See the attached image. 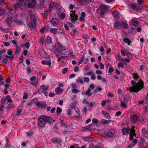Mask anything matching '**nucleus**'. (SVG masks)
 Masks as SVG:
<instances>
[{
  "mask_svg": "<svg viewBox=\"0 0 148 148\" xmlns=\"http://www.w3.org/2000/svg\"><path fill=\"white\" fill-rule=\"evenodd\" d=\"M131 83L133 86L127 89V90H129L131 92H136L139 91L143 88V82L141 79L136 83L134 80H132Z\"/></svg>",
  "mask_w": 148,
  "mask_h": 148,
  "instance_id": "1",
  "label": "nucleus"
},
{
  "mask_svg": "<svg viewBox=\"0 0 148 148\" xmlns=\"http://www.w3.org/2000/svg\"><path fill=\"white\" fill-rule=\"evenodd\" d=\"M17 19V16L16 15H15L14 16L9 17L8 19L6 20L5 23L8 26H10L12 24L13 22L16 21Z\"/></svg>",
  "mask_w": 148,
  "mask_h": 148,
  "instance_id": "2",
  "label": "nucleus"
},
{
  "mask_svg": "<svg viewBox=\"0 0 148 148\" xmlns=\"http://www.w3.org/2000/svg\"><path fill=\"white\" fill-rule=\"evenodd\" d=\"M37 123L38 126L41 127H45L46 124L45 120L43 118V116H41L38 119Z\"/></svg>",
  "mask_w": 148,
  "mask_h": 148,
  "instance_id": "3",
  "label": "nucleus"
},
{
  "mask_svg": "<svg viewBox=\"0 0 148 148\" xmlns=\"http://www.w3.org/2000/svg\"><path fill=\"white\" fill-rule=\"evenodd\" d=\"M75 11L72 10L71 12H72V13H71L70 14L71 22L73 23L78 20V16L75 14Z\"/></svg>",
  "mask_w": 148,
  "mask_h": 148,
  "instance_id": "4",
  "label": "nucleus"
},
{
  "mask_svg": "<svg viewBox=\"0 0 148 148\" xmlns=\"http://www.w3.org/2000/svg\"><path fill=\"white\" fill-rule=\"evenodd\" d=\"M130 119L132 123H135L138 121V116L136 114H132L130 116Z\"/></svg>",
  "mask_w": 148,
  "mask_h": 148,
  "instance_id": "5",
  "label": "nucleus"
},
{
  "mask_svg": "<svg viewBox=\"0 0 148 148\" xmlns=\"http://www.w3.org/2000/svg\"><path fill=\"white\" fill-rule=\"evenodd\" d=\"M29 26L31 30H35L37 26V22H30L29 23Z\"/></svg>",
  "mask_w": 148,
  "mask_h": 148,
  "instance_id": "6",
  "label": "nucleus"
},
{
  "mask_svg": "<svg viewBox=\"0 0 148 148\" xmlns=\"http://www.w3.org/2000/svg\"><path fill=\"white\" fill-rule=\"evenodd\" d=\"M13 6L14 7L13 9H12L9 10V13L12 15H13L15 13L16 9L20 7L18 6L17 4H14L13 5Z\"/></svg>",
  "mask_w": 148,
  "mask_h": 148,
  "instance_id": "7",
  "label": "nucleus"
},
{
  "mask_svg": "<svg viewBox=\"0 0 148 148\" xmlns=\"http://www.w3.org/2000/svg\"><path fill=\"white\" fill-rule=\"evenodd\" d=\"M43 118H44L46 123L47 122L51 123H52L53 121H54L53 119L49 116H43Z\"/></svg>",
  "mask_w": 148,
  "mask_h": 148,
  "instance_id": "8",
  "label": "nucleus"
},
{
  "mask_svg": "<svg viewBox=\"0 0 148 148\" xmlns=\"http://www.w3.org/2000/svg\"><path fill=\"white\" fill-rule=\"evenodd\" d=\"M121 24L119 21H116L114 23V29H118L121 28Z\"/></svg>",
  "mask_w": 148,
  "mask_h": 148,
  "instance_id": "9",
  "label": "nucleus"
},
{
  "mask_svg": "<svg viewBox=\"0 0 148 148\" xmlns=\"http://www.w3.org/2000/svg\"><path fill=\"white\" fill-rule=\"evenodd\" d=\"M115 133L114 131L111 130H110L109 131H108L106 134V136L109 137L111 138L112 136L113 135L115 134Z\"/></svg>",
  "mask_w": 148,
  "mask_h": 148,
  "instance_id": "10",
  "label": "nucleus"
},
{
  "mask_svg": "<svg viewBox=\"0 0 148 148\" xmlns=\"http://www.w3.org/2000/svg\"><path fill=\"white\" fill-rule=\"evenodd\" d=\"M130 129H128L127 128L123 127L122 129V132L123 135H126L129 133Z\"/></svg>",
  "mask_w": 148,
  "mask_h": 148,
  "instance_id": "11",
  "label": "nucleus"
},
{
  "mask_svg": "<svg viewBox=\"0 0 148 148\" xmlns=\"http://www.w3.org/2000/svg\"><path fill=\"white\" fill-rule=\"evenodd\" d=\"M52 143L55 144H58L61 142L60 138L58 137V138H54L52 139Z\"/></svg>",
  "mask_w": 148,
  "mask_h": 148,
  "instance_id": "12",
  "label": "nucleus"
},
{
  "mask_svg": "<svg viewBox=\"0 0 148 148\" xmlns=\"http://www.w3.org/2000/svg\"><path fill=\"white\" fill-rule=\"evenodd\" d=\"M36 105L38 107L42 108L45 106L46 104L45 103H43L42 102L39 101L36 102Z\"/></svg>",
  "mask_w": 148,
  "mask_h": 148,
  "instance_id": "13",
  "label": "nucleus"
},
{
  "mask_svg": "<svg viewBox=\"0 0 148 148\" xmlns=\"http://www.w3.org/2000/svg\"><path fill=\"white\" fill-rule=\"evenodd\" d=\"M99 7L101 9L104 10H107L109 9V6L108 5L104 4H101V5H99Z\"/></svg>",
  "mask_w": 148,
  "mask_h": 148,
  "instance_id": "14",
  "label": "nucleus"
},
{
  "mask_svg": "<svg viewBox=\"0 0 148 148\" xmlns=\"http://www.w3.org/2000/svg\"><path fill=\"white\" fill-rule=\"evenodd\" d=\"M105 12V10H102L99 8L97 9L96 10V12L98 14H100L101 16H103Z\"/></svg>",
  "mask_w": 148,
  "mask_h": 148,
  "instance_id": "15",
  "label": "nucleus"
},
{
  "mask_svg": "<svg viewBox=\"0 0 148 148\" xmlns=\"http://www.w3.org/2000/svg\"><path fill=\"white\" fill-rule=\"evenodd\" d=\"M41 63L44 65H47L49 67L51 66V60H43L42 61Z\"/></svg>",
  "mask_w": 148,
  "mask_h": 148,
  "instance_id": "16",
  "label": "nucleus"
},
{
  "mask_svg": "<svg viewBox=\"0 0 148 148\" xmlns=\"http://www.w3.org/2000/svg\"><path fill=\"white\" fill-rule=\"evenodd\" d=\"M50 23L53 25H56L58 23V21L56 18H53Z\"/></svg>",
  "mask_w": 148,
  "mask_h": 148,
  "instance_id": "17",
  "label": "nucleus"
},
{
  "mask_svg": "<svg viewBox=\"0 0 148 148\" xmlns=\"http://www.w3.org/2000/svg\"><path fill=\"white\" fill-rule=\"evenodd\" d=\"M130 7H131L133 9L136 10H137L139 9V7L138 5L136 4H132L130 5Z\"/></svg>",
  "mask_w": 148,
  "mask_h": 148,
  "instance_id": "18",
  "label": "nucleus"
},
{
  "mask_svg": "<svg viewBox=\"0 0 148 148\" xmlns=\"http://www.w3.org/2000/svg\"><path fill=\"white\" fill-rule=\"evenodd\" d=\"M54 5V3L53 1H51L50 3L49 7V14L51 12V9L53 8Z\"/></svg>",
  "mask_w": 148,
  "mask_h": 148,
  "instance_id": "19",
  "label": "nucleus"
},
{
  "mask_svg": "<svg viewBox=\"0 0 148 148\" xmlns=\"http://www.w3.org/2000/svg\"><path fill=\"white\" fill-rule=\"evenodd\" d=\"M113 14L114 17L117 18H119L120 17V14L117 11H114V12L113 13Z\"/></svg>",
  "mask_w": 148,
  "mask_h": 148,
  "instance_id": "20",
  "label": "nucleus"
},
{
  "mask_svg": "<svg viewBox=\"0 0 148 148\" xmlns=\"http://www.w3.org/2000/svg\"><path fill=\"white\" fill-rule=\"evenodd\" d=\"M123 40L125 42L127 43L128 45H130V43L131 42V41L128 38L124 37L123 38Z\"/></svg>",
  "mask_w": 148,
  "mask_h": 148,
  "instance_id": "21",
  "label": "nucleus"
},
{
  "mask_svg": "<svg viewBox=\"0 0 148 148\" xmlns=\"http://www.w3.org/2000/svg\"><path fill=\"white\" fill-rule=\"evenodd\" d=\"M122 25L124 29H127L129 27L128 25L125 22H122Z\"/></svg>",
  "mask_w": 148,
  "mask_h": 148,
  "instance_id": "22",
  "label": "nucleus"
},
{
  "mask_svg": "<svg viewBox=\"0 0 148 148\" xmlns=\"http://www.w3.org/2000/svg\"><path fill=\"white\" fill-rule=\"evenodd\" d=\"M142 131L143 133V135L145 137H147L148 136V134L146 132V129L145 128H143L142 130Z\"/></svg>",
  "mask_w": 148,
  "mask_h": 148,
  "instance_id": "23",
  "label": "nucleus"
},
{
  "mask_svg": "<svg viewBox=\"0 0 148 148\" xmlns=\"http://www.w3.org/2000/svg\"><path fill=\"white\" fill-rule=\"evenodd\" d=\"M57 46L62 51H64L65 50V47L58 42L57 43Z\"/></svg>",
  "mask_w": 148,
  "mask_h": 148,
  "instance_id": "24",
  "label": "nucleus"
},
{
  "mask_svg": "<svg viewBox=\"0 0 148 148\" xmlns=\"http://www.w3.org/2000/svg\"><path fill=\"white\" fill-rule=\"evenodd\" d=\"M40 88L42 90V91H44L48 90L49 86H45L44 85H42L40 86Z\"/></svg>",
  "mask_w": 148,
  "mask_h": 148,
  "instance_id": "25",
  "label": "nucleus"
},
{
  "mask_svg": "<svg viewBox=\"0 0 148 148\" xmlns=\"http://www.w3.org/2000/svg\"><path fill=\"white\" fill-rule=\"evenodd\" d=\"M55 90L57 93H58L59 94L62 93L63 91V90L59 87H57L56 89Z\"/></svg>",
  "mask_w": 148,
  "mask_h": 148,
  "instance_id": "26",
  "label": "nucleus"
},
{
  "mask_svg": "<svg viewBox=\"0 0 148 148\" xmlns=\"http://www.w3.org/2000/svg\"><path fill=\"white\" fill-rule=\"evenodd\" d=\"M46 42L47 44H49L52 42L51 38V37L48 36L47 37Z\"/></svg>",
  "mask_w": 148,
  "mask_h": 148,
  "instance_id": "27",
  "label": "nucleus"
},
{
  "mask_svg": "<svg viewBox=\"0 0 148 148\" xmlns=\"http://www.w3.org/2000/svg\"><path fill=\"white\" fill-rule=\"evenodd\" d=\"M133 77L135 80H136L139 78L138 74L136 73H134L133 74Z\"/></svg>",
  "mask_w": 148,
  "mask_h": 148,
  "instance_id": "28",
  "label": "nucleus"
},
{
  "mask_svg": "<svg viewBox=\"0 0 148 148\" xmlns=\"http://www.w3.org/2000/svg\"><path fill=\"white\" fill-rule=\"evenodd\" d=\"M50 32L54 34H56L57 33V29L56 28H51Z\"/></svg>",
  "mask_w": 148,
  "mask_h": 148,
  "instance_id": "29",
  "label": "nucleus"
},
{
  "mask_svg": "<svg viewBox=\"0 0 148 148\" xmlns=\"http://www.w3.org/2000/svg\"><path fill=\"white\" fill-rule=\"evenodd\" d=\"M30 17L31 20L32 21L31 22L36 21L35 16L34 15L31 14L30 15Z\"/></svg>",
  "mask_w": 148,
  "mask_h": 148,
  "instance_id": "30",
  "label": "nucleus"
},
{
  "mask_svg": "<svg viewBox=\"0 0 148 148\" xmlns=\"http://www.w3.org/2000/svg\"><path fill=\"white\" fill-rule=\"evenodd\" d=\"M92 138V137L90 136L84 137H82V139L84 140L88 141L90 140Z\"/></svg>",
  "mask_w": 148,
  "mask_h": 148,
  "instance_id": "31",
  "label": "nucleus"
},
{
  "mask_svg": "<svg viewBox=\"0 0 148 148\" xmlns=\"http://www.w3.org/2000/svg\"><path fill=\"white\" fill-rule=\"evenodd\" d=\"M77 29L75 28L70 32V33L71 35H73V36H75V34L77 32Z\"/></svg>",
  "mask_w": 148,
  "mask_h": 148,
  "instance_id": "32",
  "label": "nucleus"
},
{
  "mask_svg": "<svg viewBox=\"0 0 148 148\" xmlns=\"http://www.w3.org/2000/svg\"><path fill=\"white\" fill-rule=\"evenodd\" d=\"M102 90V89L101 88L99 87L98 88L96 89L93 92V94H96L97 92L99 91H101Z\"/></svg>",
  "mask_w": 148,
  "mask_h": 148,
  "instance_id": "33",
  "label": "nucleus"
},
{
  "mask_svg": "<svg viewBox=\"0 0 148 148\" xmlns=\"http://www.w3.org/2000/svg\"><path fill=\"white\" fill-rule=\"evenodd\" d=\"M61 121V127H63L64 126H66V124L64 123V119L63 118H61L60 119Z\"/></svg>",
  "mask_w": 148,
  "mask_h": 148,
  "instance_id": "34",
  "label": "nucleus"
},
{
  "mask_svg": "<svg viewBox=\"0 0 148 148\" xmlns=\"http://www.w3.org/2000/svg\"><path fill=\"white\" fill-rule=\"evenodd\" d=\"M111 122V120H106L104 119H102L101 121L103 124H105L106 123H109Z\"/></svg>",
  "mask_w": 148,
  "mask_h": 148,
  "instance_id": "35",
  "label": "nucleus"
},
{
  "mask_svg": "<svg viewBox=\"0 0 148 148\" xmlns=\"http://www.w3.org/2000/svg\"><path fill=\"white\" fill-rule=\"evenodd\" d=\"M62 111V109L59 107H57V110L56 111V113L57 114H60V112Z\"/></svg>",
  "mask_w": 148,
  "mask_h": 148,
  "instance_id": "36",
  "label": "nucleus"
},
{
  "mask_svg": "<svg viewBox=\"0 0 148 148\" xmlns=\"http://www.w3.org/2000/svg\"><path fill=\"white\" fill-rule=\"evenodd\" d=\"M138 21L136 20H133L132 23V24L134 26L138 25Z\"/></svg>",
  "mask_w": 148,
  "mask_h": 148,
  "instance_id": "37",
  "label": "nucleus"
},
{
  "mask_svg": "<svg viewBox=\"0 0 148 148\" xmlns=\"http://www.w3.org/2000/svg\"><path fill=\"white\" fill-rule=\"evenodd\" d=\"M121 106L123 108H126L127 107L126 103L123 102H122L121 103Z\"/></svg>",
  "mask_w": 148,
  "mask_h": 148,
  "instance_id": "38",
  "label": "nucleus"
},
{
  "mask_svg": "<svg viewBox=\"0 0 148 148\" xmlns=\"http://www.w3.org/2000/svg\"><path fill=\"white\" fill-rule=\"evenodd\" d=\"M11 145L10 143H6L5 145V148H11Z\"/></svg>",
  "mask_w": 148,
  "mask_h": 148,
  "instance_id": "39",
  "label": "nucleus"
},
{
  "mask_svg": "<svg viewBox=\"0 0 148 148\" xmlns=\"http://www.w3.org/2000/svg\"><path fill=\"white\" fill-rule=\"evenodd\" d=\"M0 28L2 31L5 32H7L9 31V29L8 28H3L2 27H1Z\"/></svg>",
  "mask_w": 148,
  "mask_h": 148,
  "instance_id": "40",
  "label": "nucleus"
},
{
  "mask_svg": "<svg viewBox=\"0 0 148 148\" xmlns=\"http://www.w3.org/2000/svg\"><path fill=\"white\" fill-rule=\"evenodd\" d=\"M33 132L31 131H29L26 134L27 135V136H31L33 134Z\"/></svg>",
  "mask_w": 148,
  "mask_h": 148,
  "instance_id": "41",
  "label": "nucleus"
},
{
  "mask_svg": "<svg viewBox=\"0 0 148 148\" xmlns=\"http://www.w3.org/2000/svg\"><path fill=\"white\" fill-rule=\"evenodd\" d=\"M22 109L21 108H19V109H18L16 111L17 114L16 115L17 116L19 115L20 113L22 112Z\"/></svg>",
  "mask_w": 148,
  "mask_h": 148,
  "instance_id": "42",
  "label": "nucleus"
},
{
  "mask_svg": "<svg viewBox=\"0 0 148 148\" xmlns=\"http://www.w3.org/2000/svg\"><path fill=\"white\" fill-rule=\"evenodd\" d=\"M13 107V106L12 104H9L6 107V108L7 109H9L12 108Z\"/></svg>",
  "mask_w": 148,
  "mask_h": 148,
  "instance_id": "43",
  "label": "nucleus"
},
{
  "mask_svg": "<svg viewBox=\"0 0 148 148\" xmlns=\"http://www.w3.org/2000/svg\"><path fill=\"white\" fill-rule=\"evenodd\" d=\"M105 117L107 119H110L111 118V117L110 116L109 114L107 112L104 115Z\"/></svg>",
  "mask_w": 148,
  "mask_h": 148,
  "instance_id": "44",
  "label": "nucleus"
},
{
  "mask_svg": "<svg viewBox=\"0 0 148 148\" xmlns=\"http://www.w3.org/2000/svg\"><path fill=\"white\" fill-rule=\"evenodd\" d=\"M91 90L90 88H88L86 92V94L87 95H88L89 96H90L91 95V93L89 95L90 92L91 91Z\"/></svg>",
  "mask_w": 148,
  "mask_h": 148,
  "instance_id": "45",
  "label": "nucleus"
},
{
  "mask_svg": "<svg viewBox=\"0 0 148 148\" xmlns=\"http://www.w3.org/2000/svg\"><path fill=\"white\" fill-rule=\"evenodd\" d=\"M68 70V69L67 68H64L63 69V70L62 71V73L63 74H64L66 73L67 72Z\"/></svg>",
  "mask_w": 148,
  "mask_h": 148,
  "instance_id": "46",
  "label": "nucleus"
},
{
  "mask_svg": "<svg viewBox=\"0 0 148 148\" xmlns=\"http://www.w3.org/2000/svg\"><path fill=\"white\" fill-rule=\"evenodd\" d=\"M138 121L140 122H143L144 120L143 118L141 116H138Z\"/></svg>",
  "mask_w": 148,
  "mask_h": 148,
  "instance_id": "47",
  "label": "nucleus"
},
{
  "mask_svg": "<svg viewBox=\"0 0 148 148\" xmlns=\"http://www.w3.org/2000/svg\"><path fill=\"white\" fill-rule=\"evenodd\" d=\"M79 90L75 89H73L72 90V92L75 94L79 92Z\"/></svg>",
  "mask_w": 148,
  "mask_h": 148,
  "instance_id": "48",
  "label": "nucleus"
},
{
  "mask_svg": "<svg viewBox=\"0 0 148 148\" xmlns=\"http://www.w3.org/2000/svg\"><path fill=\"white\" fill-rule=\"evenodd\" d=\"M47 12L48 9H45L44 12V16L46 18H47Z\"/></svg>",
  "mask_w": 148,
  "mask_h": 148,
  "instance_id": "49",
  "label": "nucleus"
},
{
  "mask_svg": "<svg viewBox=\"0 0 148 148\" xmlns=\"http://www.w3.org/2000/svg\"><path fill=\"white\" fill-rule=\"evenodd\" d=\"M32 71L29 67H28L27 68V73L28 74H29L31 73Z\"/></svg>",
  "mask_w": 148,
  "mask_h": 148,
  "instance_id": "50",
  "label": "nucleus"
},
{
  "mask_svg": "<svg viewBox=\"0 0 148 148\" xmlns=\"http://www.w3.org/2000/svg\"><path fill=\"white\" fill-rule=\"evenodd\" d=\"M6 98L8 99V102H11L12 101V100L10 99V97L8 95L6 96Z\"/></svg>",
  "mask_w": 148,
  "mask_h": 148,
  "instance_id": "51",
  "label": "nucleus"
},
{
  "mask_svg": "<svg viewBox=\"0 0 148 148\" xmlns=\"http://www.w3.org/2000/svg\"><path fill=\"white\" fill-rule=\"evenodd\" d=\"M118 66L119 67L123 68L124 67V65L123 63L121 62H119L118 64Z\"/></svg>",
  "mask_w": 148,
  "mask_h": 148,
  "instance_id": "52",
  "label": "nucleus"
},
{
  "mask_svg": "<svg viewBox=\"0 0 148 148\" xmlns=\"http://www.w3.org/2000/svg\"><path fill=\"white\" fill-rule=\"evenodd\" d=\"M82 103H86L87 104H89V103L87 100V99H84L82 101Z\"/></svg>",
  "mask_w": 148,
  "mask_h": 148,
  "instance_id": "53",
  "label": "nucleus"
},
{
  "mask_svg": "<svg viewBox=\"0 0 148 148\" xmlns=\"http://www.w3.org/2000/svg\"><path fill=\"white\" fill-rule=\"evenodd\" d=\"M77 82H80L82 84H84L83 81L82 79L79 78L77 80Z\"/></svg>",
  "mask_w": 148,
  "mask_h": 148,
  "instance_id": "54",
  "label": "nucleus"
},
{
  "mask_svg": "<svg viewBox=\"0 0 148 148\" xmlns=\"http://www.w3.org/2000/svg\"><path fill=\"white\" fill-rule=\"evenodd\" d=\"M7 53L9 55H12L13 54L12 51L11 49H9L7 52Z\"/></svg>",
  "mask_w": 148,
  "mask_h": 148,
  "instance_id": "55",
  "label": "nucleus"
},
{
  "mask_svg": "<svg viewBox=\"0 0 148 148\" xmlns=\"http://www.w3.org/2000/svg\"><path fill=\"white\" fill-rule=\"evenodd\" d=\"M28 94L26 92H24V96L23 97V99H26L27 98Z\"/></svg>",
  "mask_w": 148,
  "mask_h": 148,
  "instance_id": "56",
  "label": "nucleus"
},
{
  "mask_svg": "<svg viewBox=\"0 0 148 148\" xmlns=\"http://www.w3.org/2000/svg\"><path fill=\"white\" fill-rule=\"evenodd\" d=\"M2 62L3 63L7 64L8 63V59L7 58H5L3 59Z\"/></svg>",
  "mask_w": 148,
  "mask_h": 148,
  "instance_id": "57",
  "label": "nucleus"
},
{
  "mask_svg": "<svg viewBox=\"0 0 148 148\" xmlns=\"http://www.w3.org/2000/svg\"><path fill=\"white\" fill-rule=\"evenodd\" d=\"M107 96H108L110 97H114V95L113 94L111 93V92H109L107 94Z\"/></svg>",
  "mask_w": 148,
  "mask_h": 148,
  "instance_id": "58",
  "label": "nucleus"
},
{
  "mask_svg": "<svg viewBox=\"0 0 148 148\" xmlns=\"http://www.w3.org/2000/svg\"><path fill=\"white\" fill-rule=\"evenodd\" d=\"M20 47L18 46H16V50L15 52L17 53H18L19 52V51L20 50Z\"/></svg>",
  "mask_w": 148,
  "mask_h": 148,
  "instance_id": "59",
  "label": "nucleus"
},
{
  "mask_svg": "<svg viewBox=\"0 0 148 148\" xmlns=\"http://www.w3.org/2000/svg\"><path fill=\"white\" fill-rule=\"evenodd\" d=\"M84 17H83L82 16H81L79 18V21L81 22H84L85 21L84 20Z\"/></svg>",
  "mask_w": 148,
  "mask_h": 148,
  "instance_id": "60",
  "label": "nucleus"
},
{
  "mask_svg": "<svg viewBox=\"0 0 148 148\" xmlns=\"http://www.w3.org/2000/svg\"><path fill=\"white\" fill-rule=\"evenodd\" d=\"M65 17V14L64 13H62L60 14V17L62 19H64Z\"/></svg>",
  "mask_w": 148,
  "mask_h": 148,
  "instance_id": "61",
  "label": "nucleus"
},
{
  "mask_svg": "<svg viewBox=\"0 0 148 148\" xmlns=\"http://www.w3.org/2000/svg\"><path fill=\"white\" fill-rule=\"evenodd\" d=\"M75 111V112L77 113H79V108L76 106L74 108V109Z\"/></svg>",
  "mask_w": 148,
  "mask_h": 148,
  "instance_id": "62",
  "label": "nucleus"
},
{
  "mask_svg": "<svg viewBox=\"0 0 148 148\" xmlns=\"http://www.w3.org/2000/svg\"><path fill=\"white\" fill-rule=\"evenodd\" d=\"M79 69V68L78 66H75V67L73 69V70L74 72H77Z\"/></svg>",
  "mask_w": 148,
  "mask_h": 148,
  "instance_id": "63",
  "label": "nucleus"
},
{
  "mask_svg": "<svg viewBox=\"0 0 148 148\" xmlns=\"http://www.w3.org/2000/svg\"><path fill=\"white\" fill-rule=\"evenodd\" d=\"M25 46L27 48V49H28L29 47V42H27L25 43Z\"/></svg>",
  "mask_w": 148,
  "mask_h": 148,
  "instance_id": "64",
  "label": "nucleus"
}]
</instances>
